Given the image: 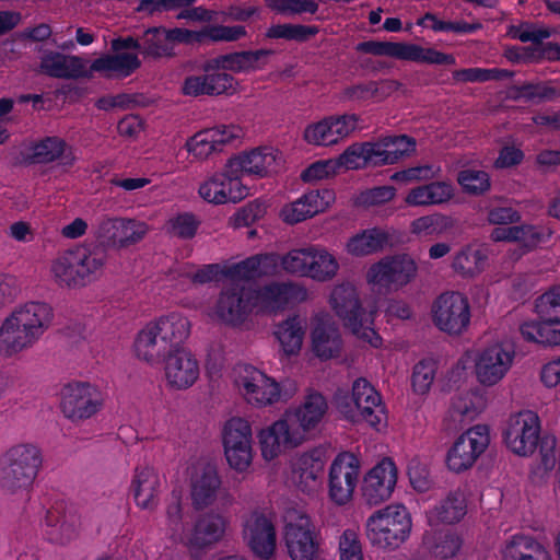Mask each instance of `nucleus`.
Wrapping results in <instances>:
<instances>
[{"mask_svg": "<svg viewBox=\"0 0 560 560\" xmlns=\"http://www.w3.org/2000/svg\"><path fill=\"white\" fill-rule=\"evenodd\" d=\"M485 338L482 346L466 349L450 370L447 378L452 386L466 384L470 375L483 388L495 387L506 378L516 359L513 340L497 330L487 332Z\"/></svg>", "mask_w": 560, "mask_h": 560, "instance_id": "nucleus-1", "label": "nucleus"}, {"mask_svg": "<svg viewBox=\"0 0 560 560\" xmlns=\"http://www.w3.org/2000/svg\"><path fill=\"white\" fill-rule=\"evenodd\" d=\"M52 307L39 300L15 305L0 323V353L13 355L32 348L54 323Z\"/></svg>", "mask_w": 560, "mask_h": 560, "instance_id": "nucleus-2", "label": "nucleus"}, {"mask_svg": "<svg viewBox=\"0 0 560 560\" xmlns=\"http://www.w3.org/2000/svg\"><path fill=\"white\" fill-rule=\"evenodd\" d=\"M190 318L183 312L170 311L147 322L136 334L132 353L141 362L156 366L164 354L182 348L191 334Z\"/></svg>", "mask_w": 560, "mask_h": 560, "instance_id": "nucleus-3", "label": "nucleus"}, {"mask_svg": "<svg viewBox=\"0 0 560 560\" xmlns=\"http://www.w3.org/2000/svg\"><path fill=\"white\" fill-rule=\"evenodd\" d=\"M107 261L105 249L93 243H78L50 260L48 273L59 288L82 289L102 279Z\"/></svg>", "mask_w": 560, "mask_h": 560, "instance_id": "nucleus-4", "label": "nucleus"}, {"mask_svg": "<svg viewBox=\"0 0 560 560\" xmlns=\"http://www.w3.org/2000/svg\"><path fill=\"white\" fill-rule=\"evenodd\" d=\"M44 455L33 442H18L0 455V489L5 494L27 493L43 469Z\"/></svg>", "mask_w": 560, "mask_h": 560, "instance_id": "nucleus-5", "label": "nucleus"}, {"mask_svg": "<svg viewBox=\"0 0 560 560\" xmlns=\"http://www.w3.org/2000/svg\"><path fill=\"white\" fill-rule=\"evenodd\" d=\"M336 408L352 424L366 423L375 431L387 427V410L381 394L363 377L354 380L347 393L336 396Z\"/></svg>", "mask_w": 560, "mask_h": 560, "instance_id": "nucleus-6", "label": "nucleus"}, {"mask_svg": "<svg viewBox=\"0 0 560 560\" xmlns=\"http://www.w3.org/2000/svg\"><path fill=\"white\" fill-rule=\"evenodd\" d=\"M327 303L354 336L374 348L381 347L382 339L373 328L374 312L361 307L354 284L348 281L334 284L329 289Z\"/></svg>", "mask_w": 560, "mask_h": 560, "instance_id": "nucleus-7", "label": "nucleus"}, {"mask_svg": "<svg viewBox=\"0 0 560 560\" xmlns=\"http://www.w3.org/2000/svg\"><path fill=\"white\" fill-rule=\"evenodd\" d=\"M233 383L246 404L257 409L287 401L295 392V389H292L289 393L273 376L252 364L235 366Z\"/></svg>", "mask_w": 560, "mask_h": 560, "instance_id": "nucleus-8", "label": "nucleus"}, {"mask_svg": "<svg viewBox=\"0 0 560 560\" xmlns=\"http://www.w3.org/2000/svg\"><path fill=\"white\" fill-rule=\"evenodd\" d=\"M412 517L404 504L392 503L372 513L365 523L366 537L381 549L394 550L407 541Z\"/></svg>", "mask_w": 560, "mask_h": 560, "instance_id": "nucleus-9", "label": "nucleus"}, {"mask_svg": "<svg viewBox=\"0 0 560 560\" xmlns=\"http://www.w3.org/2000/svg\"><path fill=\"white\" fill-rule=\"evenodd\" d=\"M276 268L272 256H253L238 262L225 261L222 264L205 265L187 276L199 284L209 282H240L254 280L271 273Z\"/></svg>", "mask_w": 560, "mask_h": 560, "instance_id": "nucleus-10", "label": "nucleus"}, {"mask_svg": "<svg viewBox=\"0 0 560 560\" xmlns=\"http://www.w3.org/2000/svg\"><path fill=\"white\" fill-rule=\"evenodd\" d=\"M221 443L228 466L237 474L248 472L255 456L250 422L243 417L226 420L221 431Z\"/></svg>", "mask_w": 560, "mask_h": 560, "instance_id": "nucleus-11", "label": "nucleus"}, {"mask_svg": "<svg viewBox=\"0 0 560 560\" xmlns=\"http://www.w3.org/2000/svg\"><path fill=\"white\" fill-rule=\"evenodd\" d=\"M361 479V459L349 451L339 452L327 471V497L336 506L350 504Z\"/></svg>", "mask_w": 560, "mask_h": 560, "instance_id": "nucleus-12", "label": "nucleus"}, {"mask_svg": "<svg viewBox=\"0 0 560 560\" xmlns=\"http://www.w3.org/2000/svg\"><path fill=\"white\" fill-rule=\"evenodd\" d=\"M417 273L416 260L410 255L397 254L372 264L366 270L365 280L373 290L390 292L409 284Z\"/></svg>", "mask_w": 560, "mask_h": 560, "instance_id": "nucleus-13", "label": "nucleus"}, {"mask_svg": "<svg viewBox=\"0 0 560 560\" xmlns=\"http://www.w3.org/2000/svg\"><path fill=\"white\" fill-rule=\"evenodd\" d=\"M282 541L291 560H317L319 537L312 518L301 512L288 514L282 527Z\"/></svg>", "mask_w": 560, "mask_h": 560, "instance_id": "nucleus-14", "label": "nucleus"}, {"mask_svg": "<svg viewBox=\"0 0 560 560\" xmlns=\"http://www.w3.org/2000/svg\"><path fill=\"white\" fill-rule=\"evenodd\" d=\"M254 310L253 291L232 282L220 291L214 302L205 308L203 314L214 323L236 327L243 324Z\"/></svg>", "mask_w": 560, "mask_h": 560, "instance_id": "nucleus-15", "label": "nucleus"}, {"mask_svg": "<svg viewBox=\"0 0 560 560\" xmlns=\"http://www.w3.org/2000/svg\"><path fill=\"white\" fill-rule=\"evenodd\" d=\"M540 435V418L528 409L510 415L502 433L506 448L520 457H530L536 452Z\"/></svg>", "mask_w": 560, "mask_h": 560, "instance_id": "nucleus-16", "label": "nucleus"}, {"mask_svg": "<svg viewBox=\"0 0 560 560\" xmlns=\"http://www.w3.org/2000/svg\"><path fill=\"white\" fill-rule=\"evenodd\" d=\"M242 539L252 555L259 560H271L278 548V535L270 513L253 510L242 521Z\"/></svg>", "mask_w": 560, "mask_h": 560, "instance_id": "nucleus-17", "label": "nucleus"}, {"mask_svg": "<svg viewBox=\"0 0 560 560\" xmlns=\"http://www.w3.org/2000/svg\"><path fill=\"white\" fill-rule=\"evenodd\" d=\"M491 442L490 428L475 424L464 431L448 448L445 455L447 469L460 474L474 467Z\"/></svg>", "mask_w": 560, "mask_h": 560, "instance_id": "nucleus-18", "label": "nucleus"}, {"mask_svg": "<svg viewBox=\"0 0 560 560\" xmlns=\"http://www.w3.org/2000/svg\"><path fill=\"white\" fill-rule=\"evenodd\" d=\"M326 455L322 448H312L295 455L290 463L289 485L307 498H316L323 488Z\"/></svg>", "mask_w": 560, "mask_h": 560, "instance_id": "nucleus-19", "label": "nucleus"}, {"mask_svg": "<svg viewBox=\"0 0 560 560\" xmlns=\"http://www.w3.org/2000/svg\"><path fill=\"white\" fill-rule=\"evenodd\" d=\"M199 196L213 205L236 203L249 195V187L243 176L228 159L221 171L206 178L199 186Z\"/></svg>", "mask_w": 560, "mask_h": 560, "instance_id": "nucleus-20", "label": "nucleus"}, {"mask_svg": "<svg viewBox=\"0 0 560 560\" xmlns=\"http://www.w3.org/2000/svg\"><path fill=\"white\" fill-rule=\"evenodd\" d=\"M104 401V394L97 385L77 381L62 388L60 410L67 419L80 422L96 416L103 409Z\"/></svg>", "mask_w": 560, "mask_h": 560, "instance_id": "nucleus-21", "label": "nucleus"}, {"mask_svg": "<svg viewBox=\"0 0 560 560\" xmlns=\"http://www.w3.org/2000/svg\"><path fill=\"white\" fill-rule=\"evenodd\" d=\"M431 318L439 330L451 336H459L470 325L471 312L469 301L460 292H444L433 301Z\"/></svg>", "mask_w": 560, "mask_h": 560, "instance_id": "nucleus-22", "label": "nucleus"}, {"mask_svg": "<svg viewBox=\"0 0 560 560\" xmlns=\"http://www.w3.org/2000/svg\"><path fill=\"white\" fill-rule=\"evenodd\" d=\"M150 232L147 222L121 215L103 217L94 235L102 243L115 249H125L142 242Z\"/></svg>", "mask_w": 560, "mask_h": 560, "instance_id": "nucleus-23", "label": "nucleus"}, {"mask_svg": "<svg viewBox=\"0 0 560 560\" xmlns=\"http://www.w3.org/2000/svg\"><path fill=\"white\" fill-rule=\"evenodd\" d=\"M358 50L374 56H386L405 61L429 65H455L453 55L410 43L369 40L358 45Z\"/></svg>", "mask_w": 560, "mask_h": 560, "instance_id": "nucleus-24", "label": "nucleus"}, {"mask_svg": "<svg viewBox=\"0 0 560 560\" xmlns=\"http://www.w3.org/2000/svg\"><path fill=\"white\" fill-rule=\"evenodd\" d=\"M260 456L271 463L287 452L303 445L306 440L282 413L280 418L257 432Z\"/></svg>", "mask_w": 560, "mask_h": 560, "instance_id": "nucleus-25", "label": "nucleus"}, {"mask_svg": "<svg viewBox=\"0 0 560 560\" xmlns=\"http://www.w3.org/2000/svg\"><path fill=\"white\" fill-rule=\"evenodd\" d=\"M241 175L256 179L279 174L285 165L283 152L273 145H259L229 158Z\"/></svg>", "mask_w": 560, "mask_h": 560, "instance_id": "nucleus-26", "label": "nucleus"}, {"mask_svg": "<svg viewBox=\"0 0 560 560\" xmlns=\"http://www.w3.org/2000/svg\"><path fill=\"white\" fill-rule=\"evenodd\" d=\"M357 114L330 115L312 121L303 130V140L314 147H332L350 137L360 125Z\"/></svg>", "mask_w": 560, "mask_h": 560, "instance_id": "nucleus-27", "label": "nucleus"}, {"mask_svg": "<svg viewBox=\"0 0 560 560\" xmlns=\"http://www.w3.org/2000/svg\"><path fill=\"white\" fill-rule=\"evenodd\" d=\"M242 136V129L236 125H218L190 136L184 148L192 161L203 163L221 153L228 144Z\"/></svg>", "mask_w": 560, "mask_h": 560, "instance_id": "nucleus-28", "label": "nucleus"}, {"mask_svg": "<svg viewBox=\"0 0 560 560\" xmlns=\"http://www.w3.org/2000/svg\"><path fill=\"white\" fill-rule=\"evenodd\" d=\"M165 387L173 392L191 388L200 376V363L188 348H176L166 352L162 359Z\"/></svg>", "mask_w": 560, "mask_h": 560, "instance_id": "nucleus-29", "label": "nucleus"}, {"mask_svg": "<svg viewBox=\"0 0 560 560\" xmlns=\"http://www.w3.org/2000/svg\"><path fill=\"white\" fill-rule=\"evenodd\" d=\"M398 469L390 457H384L363 476L361 494L369 505H378L390 499L396 488Z\"/></svg>", "mask_w": 560, "mask_h": 560, "instance_id": "nucleus-30", "label": "nucleus"}, {"mask_svg": "<svg viewBox=\"0 0 560 560\" xmlns=\"http://www.w3.org/2000/svg\"><path fill=\"white\" fill-rule=\"evenodd\" d=\"M307 299L306 287L294 281L272 282L253 292L255 310L260 312L282 311Z\"/></svg>", "mask_w": 560, "mask_h": 560, "instance_id": "nucleus-31", "label": "nucleus"}, {"mask_svg": "<svg viewBox=\"0 0 560 560\" xmlns=\"http://www.w3.org/2000/svg\"><path fill=\"white\" fill-rule=\"evenodd\" d=\"M238 82L228 72L218 71L210 67V60L203 65V73L190 74L182 84V93L186 96L233 94L237 91Z\"/></svg>", "mask_w": 560, "mask_h": 560, "instance_id": "nucleus-32", "label": "nucleus"}, {"mask_svg": "<svg viewBox=\"0 0 560 560\" xmlns=\"http://www.w3.org/2000/svg\"><path fill=\"white\" fill-rule=\"evenodd\" d=\"M327 411L326 398L318 392L310 390L298 405L285 409L283 415L307 441L311 433L320 425Z\"/></svg>", "mask_w": 560, "mask_h": 560, "instance_id": "nucleus-33", "label": "nucleus"}, {"mask_svg": "<svg viewBox=\"0 0 560 560\" xmlns=\"http://www.w3.org/2000/svg\"><path fill=\"white\" fill-rule=\"evenodd\" d=\"M335 199L336 196L331 189L310 190L296 200L283 205L278 215L285 224L293 225L325 212Z\"/></svg>", "mask_w": 560, "mask_h": 560, "instance_id": "nucleus-34", "label": "nucleus"}, {"mask_svg": "<svg viewBox=\"0 0 560 560\" xmlns=\"http://www.w3.org/2000/svg\"><path fill=\"white\" fill-rule=\"evenodd\" d=\"M342 348L339 329L332 317L318 312L311 322V349L315 357L326 361L337 358Z\"/></svg>", "mask_w": 560, "mask_h": 560, "instance_id": "nucleus-35", "label": "nucleus"}, {"mask_svg": "<svg viewBox=\"0 0 560 560\" xmlns=\"http://www.w3.org/2000/svg\"><path fill=\"white\" fill-rule=\"evenodd\" d=\"M363 144L368 165L373 167L395 164L416 149L415 140L407 136H385Z\"/></svg>", "mask_w": 560, "mask_h": 560, "instance_id": "nucleus-36", "label": "nucleus"}, {"mask_svg": "<svg viewBox=\"0 0 560 560\" xmlns=\"http://www.w3.org/2000/svg\"><path fill=\"white\" fill-rule=\"evenodd\" d=\"M189 485L192 505L205 509L215 502L223 482L215 465L198 464L192 467Z\"/></svg>", "mask_w": 560, "mask_h": 560, "instance_id": "nucleus-37", "label": "nucleus"}, {"mask_svg": "<svg viewBox=\"0 0 560 560\" xmlns=\"http://www.w3.org/2000/svg\"><path fill=\"white\" fill-rule=\"evenodd\" d=\"M162 478L151 466L136 468L130 482V493L140 510L153 511L161 493Z\"/></svg>", "mask_w": 560, "mask_h": 560, "instance_id": "nucleus-38", "label": "nucleus"}, {"mask_svg": "<svg viewBox=\"0 0 560 560\" xmlns=\"http://www.w3.org/2000/svg\"><path fill=\"white\" fill-rule=\"evenodd\" d=\"M230 521L220 513L201 515L191 527L186 546L190 549H203L221 541L229 528Z\"/></svg>", "mask_w": 560, "mask_h": 560, "instance_id": "nucleus-39", "label": "nucleus"}, {"mask_svg": "<svg viewBox=\"0 0 560 560\" xmlns=\"http://www.w3.org/2000/svg\"><path fill=\"white\" fill-rule=\"evenodd\" d=\"M40 71L54 78L77 79L89 77L88 61L79 56L58 51H44L39 62Z\"/></svg>", "mask_w": 560, "mask_h": 560, "instance_id": "nucleus-40", "label": "nucleus"}, {"mask_svg": "<svg viewBox=\"0 0 560 560\" xmlns=\"http://www.w3.org/2000/svg\"><path fill=\"white\" fill-rule=\"evenodd\" d=\"M269 55L266 49L231 52L210 59V67L221 72L249 73L261 69Z\"/></svg>", "mask_w": 560, "mask_h": 560, "instance_id": "nucleus-41", "label": "nucleus"}, {"mask_svg": "<svg viewBox=\"0 0 560 560\" xmlns=\"http://www.w3.org/2000/svg\"><path fill=\"white\" fill-rule=\"evenodd\" d=\"M306 331L305 319L298 316H289L275 326L273 337L279 349L285 357L298 355L302 349Z\"/></svg>", "mask_w": 560, "mask_h": 560, "instance_id": "nucleus-42", "label": "nucleus"}, {"mask_svg": "<svg viewBox=\"0 0 560 560\" xmlns=\"http://www.w3.org/2000/svg\"><path fill=\"white\" fill-rule=\"evenodd\" d=\"M163 529L172 541L186 546L191 526L186 521L185 505L179 495H173L166 505Z\"/></svg>", "mask_w": 560, "mask_h": 560, "instance_id": "nucleus-43", "label": "nucleus"}, {"mask_svg": "<svg viewBox=\"0 0 560 560\" xmlns=\"http://www.w3.org/2000/svg\"><path fill=\"white\" fill-rule=\"evenodd\" d=\"M466 514V495L460 489H456L447 494V497L434 509L427 514L430 525L439 523H455L460 521Z\"/></svg>", "mask_w": 560, "mask_h": 560, "instance_id": "nucleus-44", "label": "nucleus"}, {"mask_svg": "<svg viewBox=\"0 0 560 560\" xmlns=\"http://www.w3.org/2000/svg\"><path fill=\"white\" fill-rule=\"evenodd\" d=\"M423 546L434 560H448L459 552L462 539L448 530H430L423 536Z\"/></svg>", "mask_w": 560, "mask_h": 560, "instance_id": "nucleus-45", "label": "nucleus"}, {"mask_svg": "<svg viewBox=\"0 0 560 560\" xmlns=\"http://www.w3.org/2000/svg\"><path fill=\"white\" fill-rule=\"evenodd\" d=\"M387 242L388 235L384 230L372 228L351 236L345 249L351 256L363 257L381 250Z\"/></svg>", "mask_w": 560, "mask_h": 560, "instance_id": "nucleus-46", "label": "nucleus"}, {"mask_svg": "<svg viewBox=\"0 0 560 560\" xmlns=\"http://www.w3.org/2000/svg\"><path fill=\"white\" fill-rule=\"evenodd\" d=\"M47 538L59 545H65L78 535V524L73 516L61 515L57 511H48L43 522Z\"/></svg>", "mask_w": 560, "mask_h": 560, "instance_id": "nucleus-47", "label": "nucleus"}, {"mask_svg": "<svg viewBox=\"0 0 560 560\" xmlns=\"http://www.w3.org/2000/svg\"><path fill=\"white\" fill-rule=\"evenodd\" d=\"M311 257L307 278L316 282H328L338 275L340 269L339 261L327 248L312 245Z\"/></svg>", "mask_w": 560, "mask_h": 560, "instance_id": "nucleus-48", "label": "nucleus"}, {"mask_svg": "<svg viewBox=\"0 0 560 560\" xmlns=\"http://www.w3.org/2000/svg\"><path fill=\"white\" fill-rule=\"evenodd\" d=\"M486 261L487 250L480 245L469 244L454 256L452 267L464 277H474L485 269Z\"/></svg>", "mask_w": 560, "mask_h": 560, "instance_id": "nucleus-49", "label": "nucleus"}, {"mask_svg": "<svg viewBox=\"0 0 560 560\" xmlns=\"http://www.w3.org/2000/svg\"><path fill=\"white\" fill-rule=\"evenodd\" d=\"M486 394L480 388H470L456 395L451 402V411L465 420H474L487 408Z\"/></svg>", "mask_w": 560, "mask_h": 560, "instance_id": "nucleus-50", "label": "nucleus"}, {"mask_svg": "<svg viewBox=\"0 0 560 560\" xmlns=\"http://www.w3.org/2000/svg\"><path fill=\"white\" fill-rule=\"evenodd\" d=\"M312 255V245L301 248H293L288 253L283 254L279 258L275 255L276 268L271 275L277 272L278 266L281 270L288 275L307 278L308 264ZM264 256H271V254H265ZM267 276H270L268 273Z\"/></svg>", "mask_w": 560, "mask_h": 560, "instance_id": "nucleus-51", "label": "nucleus"}, {"mask_svg": "<svg viewBox=\"0 0 560 560\" xmlns=\"http://www.w3.org/2000/svg\"><path fill=\"white\" fill-rule=\"evenodd\" d=\"M33 155L37 162L43 163L61 159L62 164L72 165L77 160L73 150L57 137H48L36 143L33 148Z\"/></svg>", "mask_w": 560, "mask_h": 560, "instance_id": "nucleus-52", "label": "nucleus"}, {"mask_svg": "<svg viewBox=\"0 0 560 560\" xmlns=\"http://www.w3.org/2000/svg\"><path fill=\"white\" fill-rule=\"evenodd\" d=\"M453 226V221L450 217L444 214H430L415 219L410 223V231L412 234L432 235L441 234Z\"/></svg>", "mask_w": 560, "mask_h": 560, "instance_id": "nucleus-53", "label": "nucleus"}, {"mask_svg": "<svg viewBox=\"0 0 560 560\" xmlns=\"http://www.w3.org/2000/svg\"><path fill=\"white\" fill-rule=\"evenodd\" d=\"M339 560H364L359 528L349 527L338 537Z\"/></svg>", "mask_w": 560, "mask_h": 560, "instance_id": "nucleus-54", "label": "nucleus"}, {"mask_svg": "<svg viewBox=\"0 0 560 560\" xmlns=\"http://www.w3.org/2000/svg\"><path fill=\"white\" fill-rule=\"evenodd\" d=\"M199 221L191 213H178L171 217L165 225V232L182 240L192 238L198 230Z\"/></svg>", "mask_w": 560, "mask_h": 560, "instance_id": "nucleus-55", "label": "nucleus"}, {"mask_svg": "<svg viewBox=\"0 0 560 560\" xmlns=\"http://www.w3.org/2000/svg\"><path fill=\"white\" fill-rule=\"evenodd\" d=\"M436 362L427 359L417 363L412 371L411 385L415 393L425 395L435 380Z\"/></svg>", "mask_w": 560, "mask_h": 560, "instance_id": "nucleus-56", "label": "nucleus"}, {"mask_svg": "<svg viewBox=\"0 0 560 560\" xmlns=\"http://www.w3.org/2000/svg\"><path fill=\"white\" fill-rule=\"evenodd\" d=\"M247 35V31L243 25H207L201 28L202 42H236Z\"/></svg>", "mask_w": 560, "mask_h": 560, "instance_id": "nucleus-57", "label": "nucleus"}, {"mask_svg": "<svg viewBox=\"0 0 560 560\" xmlns=\"http://www.w3.org/2000/svg\"><path fill=\"white\" fill-rule=\"evenodd\" d=\"M516 230L521 231L516 234V243L522 245L524 252L532 250L539 244L547 242L553 233L549 226L544 225H516Z\"/></svg>", "mask_w": 560, "mask_h": 560, "instance_id": "nucleus-58", "label": "nucleus"}, {"mask_svg": "<svg viewBox=\"0 0 560 560\" xmlns=\"http://www.w3.org/2000/svg\"><path fill=\"white\" fill-rule=\"evenodd\" d=\"M396 196L394 186L385 185L364 189L355 195L353 202L358 207L369 208L382 206L392 201Z\"/></svg>", "mask_w": 560, "mask_h": 560, "instance_id": "nucleus-59", "label": "nucleus"}, {"mask_svg": "<svg viewBox=\"0 0 560 560\" xmlns=\"http://www.w3.org/2000/svg\"><path fill=\"white\" fill-rule=\"evenodd\" d=\"M535 312L544 320L560 323V288L540 295L535 302Z\"/></svg>", "mask_w": 560, "mask_h": 560, "instance_id": "nucleus-60", "label": "nucleus"}, {"mask_svg": "<svg viewBox=\"0 0 560 560\" xmlns=\"http://www.w3.org/2000/svg\"><path fill=\"white\" fill-rule=\"evenodd\" d=\"M407 475L411 487L418 492H428L432 488V479L428 464L418 456L408 460Z\"/></svg>", "mask_w": 560, "mask_h": 560, "instance_id": "nucleus-61", "label": "nucleus"}, {"mask_svg": "<svg viewBox=\"0 0 560 560\" xmlns=\"http://www.w3.org/2000/svg\"><path fill=\"white\" fill-rule=\"evenodd\" d=\"M511 97L530 102L551 100L557 95L553 86L547 83H530L515 86L510 91Z\"/></svg>", "mask_w": 560, "mask_h": 560, "instance_id": "nucleus-62", "label": "nucleus"}, {"mask_svg": "<svg viewBox=\"0 0 560 560\" xmlns=\"http://www.w3.org/2000/svg\"><path fill=\"white\" fill-rule=\"evenodd\" d=\"M317 33L314 26H306L300 24H276L271 25L266 36L269 38H283L288 40L302 42Z\"/></svg>", "mask_w": 560, "mask_h": 560, "instance_id": "nucleus-63", "label": "nucleus"}, {"mask_svg": "<svg viewBox=\"0 0 560 560\" xmlns=\"http://www.w3.org/2000/svg\"><path fill=\"white\" fill-rule=\"evenodd\" d=\"M457 182L464 191L471 195L483 194L490 188L488 173L480 170H464L459 172Z\"/></svg>", "mask_w": 560, "mask_h": 560, "instance_id": "nucleus-64", "label": "nucleus"}]
</instances>
